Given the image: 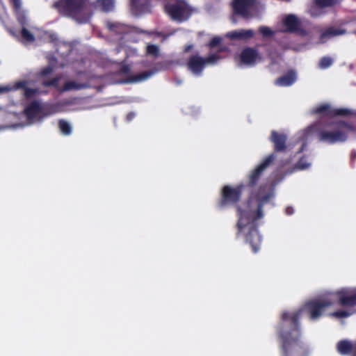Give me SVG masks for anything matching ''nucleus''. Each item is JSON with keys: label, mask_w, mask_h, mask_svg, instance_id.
I'll return each mask as SVG.
<instances>
[{"label": "nucleus", "mask_w": 356, "mask_h": 356, "mask_svg": "<svg viewBox=\"0 0 356 356\" xmlns=\"http://www.w3.org/2000/svg\"><path fill=\"white\" fill-rule=\"evenodd\" d=\"M61 111L62 109L58 106H43L38 102H33L24 111V113L31 124Z\"/></svg>", "instance_id": "20e7f679"}, {"label": "nucleus", "mask_w": 356, "mask_h": 356, "mask_svg": "<svg viewBox=\"0 0 356 356\" xmlns=\"http://www.w3.org/2000/svg\"><path fill=\"white\" fill-rule=\"evenodd\" d=\"M343 305L352 306L356 304V289H342L331 294Z\"/></svg>", "instance_id": "6e6552de"}, {"label": "nucleus", "mask_w": 356, "mask_h": 356, "mask_svg": "<svg viewBox=\"0 0 356 356\" xmlns=\"http://www.w3.org/2000/svg\"><path fill=\"white\" fill-rule=\"evenodd\" d=\"M159 51V48L156 45L150 44L147 47V53L149 55L157 56Z\"/></svg>", "instance_id": "7c9ffc66"}, {"label": "nucleus", "mask_w": 356, "mask_h": 356, "mask_svg": "<svg viewBox=\"0 0 356 356\" xmlns=\"http://www.w3.org/2000/svg\"><path fill=\"white\" fill-rule=\"evenodd\" d=\"M337 2V0H315V5L312 6L309 10V14L313 17H317L322 13L321 8L330 6Z\"/></svg>", "instance_id": "2eb2a0df"}, {"label": "nucleus", "mask_w": 356, "mask_h": 356, "mask_svg": "<svg viewBox=\"0 0 356 356\" xmlns=\"http://www.w3.org/2000/svg\"><path fill=\"white\" fill-rule=\"evenodd\" d=\"M168 14L175 20L182 22L191 15V9L186 2L181 0H168L165 5Z\"/></svg>", "instance_id": "423d86ee"}, {"label": "nucleus", "mask_w": 356, "mask_h": 356, "mask_svg": "<svg viewBox=\"0 0 356 356\" xmlns=\"http://www.w3.org/2000/svg\"><path fill=\"white\" fill-rule=\"evenodd\" d=\"M56 82H57V80L55 79L50 82H45L44 85H46V86L56 85Z\"/></svg>", "instance_id": "e433bc0d"}, {"label": "nucleus", "mask_w": 356, "mask_h": 356, "mask_svg": "<svg viewBox=\"0 0 356 356\" xmlns=\"http://www.w3.org/2000/svg\"><path fill=\"white\" fill-rule=\"evenodd\" d=\"M227 35V37L233 39L246 40L252 38L254 35V32L251 29H241L229 32Z\"/></svg>", "instance_id": "6ab92c4d"}, {"label": "nucleus", "mask_w": 356, "mask_h": 356, "mask_svg": "<svg viewBox=\"0 0 356 356\" xmlns=\"http://www.w3.org/2000/svg\"><path fill=\"white\" fill-rule=\"evenodd\" d=\"M13 4L19 22L24 26L25 24V17L22 10H21V2L19 0H13Z\"/></svg>", "instance_id": "393cba45"}, {"label": "nucleus", "mask_w": 356, "mask_h": 356, "mask_svg": "<svg viewBox=\"0 0 356 356\" xmlns=\"http://www.w3.org/2000/svg\"><path fill=\"white\" fill-rule=\"evenodd\" d=\"M337 352L342 355H346L349 354L356 355V343H352L348 340H341L337 344Z\"/></svg>", "instance_id": "4468645a"}, {"label": "nucleus", "mask_w": 356, "mask_h": 356, "mask_svg": "<svg viewBox=\"0 0 356 356\" xmlns=\"http://www.w3.org/2000/svg\"><path fill=\"white\" fill-rule=\"evenodd\" d=\"M314 113H321L323 115L332 116L337 115H347L349 111L346 109H333L328 105H321L318 106Z\"/></svg>", "instance_id": "dca6fc26"}, {"label": "nucleus", "mask_w": 356, "mask_h": 356, "mask_svg": "<svg viewBox=\"0 0 356 356\" xmlns=\"http://www.w3.org/2000/svg\"><path fill=\"white\" fill-rule=\"evenodd\" d=\"M151 75H152V73L149 72H142V73L136 75V76L130 79L128 82H131V83L140 82V81L146 80Z\"/></svg>", "instance_id": "cd10ccee"}, {"label": "nucleus", "mask_w": 356, "mask_h": 356, "mask_svg": "<svg viewBox=\"0 0 356 356\" xmlns=\"http://www.w3.org/2000/svg\"><path fill=\"white\" fill-rule=\"evenodd\" d=\"M255 2L256 0H233L232 5L236 14L248 17Z\"/></svg>", "instance_id": "1a4fd4ad"}, {"label": "nucleus", "mask_w": 356, "mask_h": 356, "mask_svg": "<svg viewBox=\"0 0 356 356\" xmlns=\"http://www.w3.org/2000/svg\"><path fill=\"white\" fill-rule=\"evenodd\" d=\"M89 0H58L54 7L63 15L73 18L78 22L88 21L91 16Z\"/></svg>", "instance_id": "7ed1b4c3"}, {"label": "nucleus", "mask_w": 356, "mask_h": 356, "mask_svg": "<svg viewBox=\"0 0 356 356\" xmlns=\"http://www.w3.org/2000/svg\"><path fill=\"white\" fill-rule=\"evenodd\" d=\"M134 117V115L133 113H129L128 115H127V119L129 120H131Z\"/></svg>", "instance_id": "ea45409f"}, {"label": "nucleus", "mask_w": 356, "mask_h": 356, "mask_svg": "<svg viewBox=\"0 0 356 356\" xmlns=\"http://www.w3.org/2000/svg\"><path fill=\"white\" fill-rule=\"evenodd\" d=\"M21 40L24 43H32L35 40V33H32L23 27L21 32Z\"/></svg>", "instance_id": "b1692460"}, {"label": "nucleus", "mask_w": 356, "mask_h": 356, "mask_svg": "<svg viewBox=\"0 0 356 356\" xmlns=\"http://www.w3.org/2000/svg\"><path fill=\"white\" fill-rule=\"evenodd\" d=\"M271 140L274 143L277 150H282L284 147L286 137L283 135H278L275 131L272 132Z\"/></svg>", "instance_id": "4be33fe9"}, {"label": "nucleus", "mask_w": 356, "mask_h": 356, "mask_svg": "<svg viewBox=\"0 0 356 356\" xmlns=\"http://www.w3.org/2000/svg\"><path fill=\"white\" fill-rule=\"evenodd\" d=\"M50 37L52 38V40H54L56 39V35H51Z\"/></svg>", "instance_id": "79ce46f5"}, {"label": "nucleus", "mask_w": 356, "mask_h": 356, "mask_svg": "<svg viewBox=\"0 0 356 356\" xmlns=\"http://www.w3.org/2000/svg\"><path fill=\"white\" fill-rule=\"evenodd\" d=\"M344 33V30L330 28L321 34L320 40L321 42H325L327 39L336 35H342Z\"/></svg>", "instance_id": "412c9836"}, {"label": "nucleus", "mask_w": 356, "mask_h": 356, "mask_svg": "<svg viewBox=\"0 0 356 356\" xmlns=\"http://www.w3.org/2000/svg\"><path fill=\"white\" fill-rule=\"evenodd\" d=\"M241 189L239 188H231L229 186H225L222 189V203L234 202L237 201L240 196Z\"/></svg>", "instance_id": "ddd939ff"}, {"label": "nucleus", "mask_w": 356, "mask_h": 356, "mask_svg": "<svg viewBox=\"0 0 356 356\" xmlns=\"http://www.w3.org/2000/svg\"><path fill=\"white\" fill-rule=\"evenodd\" d=\"M296 79V75L291 72L289 74L280 77L276 80V84L280 86H289L293 84Z\"/></svg>", "instance_id": "aec40b11"}, {"label": "nucleus", "mask_w": 356, "mask_h": 356, "mask_svg": "<svg viewBox=\"0 0 356 356\" xmlns=\"http://www.w3.org/2000/svg\"><path fill=\"white\" fill-rule=\"evenodd\" d=\"M59 128L60 131L65 135L70 134L72 131L71 125L64 120H60L59 122Z\"/></svg>", "instance_id": "c85d7f7f"}, {"label": "nucleus", "mask_w": 356, "mask_h": 356, "mask_svg": "<svg viewBox=\"0 0 356 356\" xmlns=\"http://www.w3.org/2000/svg\"><path fill=\"white\" fill-rule=\"evenodd\" d=\"M261 60L260 55L256 50L252 48L244 49L240 56V62L241 65H252Z\"/></svg>", "instance_id": "9b49d317"}, {"label": "nucleus", "mask_w": 356, "mask_h": 356, "mask_svg": "<svg viewBox=\"0 0 356 356\" xmlns=\"http://www.w3.org/2000/svg\"><path fill=\"white\" fill-rule=\"evenodd\" d=\"M353 356H356V355H353Z\"/></svg>", "instance_id": "37998d69"}, {"label": "nucleus", "mask_w": 356, "mask_h": 356, "mask_svg": "<svg viewBox=\"0 0 356 356\" xmlns=\"http://www.w3.org/2000/svg\"><path fill=\"white\" fill-rule=\"evenodd\" d=\"M222 58L216 54H211L207 58L199 56H192L188 63L189 70L195 74H200L206 65H214Z\"/></svg>", "instance_id": "0eeeda50"}, {"label": "nucleus", "mask_w": 356, "mask_h": 356, "mask_svg": "<svg viewBox=\"0 0 356 356\" xmlns=\"http://www.w3.org/2000/svg\"><path fill=\"white\" fill-rule=\"evenodd\" d=\"M299 22L298 18L293 15L285 17L282 22V27L281 31H291L296 29L298 26Z\"/></svg>", "instance_id": "a211bd4d"}, {"label": "nucleus", "mask_w": 356, "mask_h": 356, "mask_svg": "<svg viewBox=\"0 0 356 356\" xmlns=\"http://www.w3.org/2000/svg\"><path fill=\"white\" fill-rule=\"evenodd\" d=\"M221 41V38L219 37H214L210 42L209 46L211 48H214L218 46Z\"/></svg>", "instance_id": "473e14b6"}, {"label": "nucleus", "mask_w": 356, "mask_h": 356, "mask_svg": "<svg viewBox=\"0 0 356 356\" xmlns=\"http://www.w3.org/2000/svg\"><path fill=\"white\" fill-rule=\"evenodd\" d=\"M115 26V25H114V24H108V27L109 29H114Z\"/></svg>", "instance_id": "a19ab883"}, {"label": "nucleus", "mask_w": 356, "mask_h": 356, "mask_svg": "<svg viewBox=\"0 0 356 356\" xmlns=\"http://www.w3.org/2000/svg\"><path fill=\"white\" fill-rule=\"evenodd\" d=\"M28 82L26 81H19L14 84L8 85L5 86H0V93L23 88L24 90V95L26 97H31L37 92L36 90L29 89L27 88Z\"/></svg>", "instance_id": "f8f14e48"}, {"label": "nucleus", "mask_w": 356, "mask_h": 356, "mask_svg": "<svg viewBox=\"0 0 356 356\" xmlns=\"http://www.w3.org/2000/svg\"><path fill=\"white\" fill-rule=\"evenodd\" d=\"M332 302L327 298H318L305 302L303 309L306 312H319L331 305Z\"/></svg>", "instance_id": "9d476101"}, {"label": "nucleus", "mask_w": 356, "mask_h": 356, "mask_svg": "<svg viewBox=\"0 0 356 356\" xmlns=\"http://www.w3.org/2000/svg\"><path fill=\"white\" fill-rule=\"evenodd\" d=\"M310 314V318L312 320H314L321 316H322L324 313H309Z\"/></svg>", "instance_id": "c9c22d12"}, {"label": "nucleus", "mask_w": 356, "mask_h": 356, "mask_svg": "<svg viewBox=\"0 0 356 356\" xmlns=\"http://www.w3.org/2000/svg\"><path fill=\"white\" fill-rule=\"evenodd\" d=\"M301 313H282L277 338L282 356H307L308 345L302 340L300 326Z\"/></svg>", "instance_id": "f03ea898"}, {"label": "nucleus", "mask_w": 356, "mask_h": 356, "mask_svg": "<svg viewBox=\"0 0 356 356\" xmlns=\"http://www.w3.org/2000/svg\"><path fill=\"white\" fill-rule=\"evenodd\" d=\"M84 86L82 84H79L74 81H68L65 83L64 87L63 88V91H68L72 90H79L83 88Z\"/></svg>", "instance_id": "bb28decb"}, {"label": "nucleus", "mask_w": 356, "mask_h": 356, "mask_svg": "<svg viewBox=\"0 0 356 356\" xmlns=\"http://www.w3.org/2000/svg\"><path fill=\"white\" fill-rule=\"evenodd\" d=\"M259 31L264 36H268L272 33V31L268 27H261Z\"/></svg>", "instance_id": "72a5a7b5"}, {"label": "nucleus", "mask_w": 356, "mask_h": 356, "mask_svg": "<svg viewBox=\"0 0 356 356\" xmlns=\"http://www.w3.org/2000/svg\"><path fill=\"white\" fill-rule=\"evenodd\" d=\"M114 3V0H97L95 6L103 11H109L113 8Z\"/></svg>", "instance_id": "5701e85b"}, {"label": "nucleus", "mask_w": 356, "mask_h": 356, "mask_svg": "<svg viewBox=\"0 0 356 356\" xmlns=\"http://www.w3.org/2000/svg\"><path fill=\"white\" fill-rule=\"evenodd\" d=\"M332 63V60L329 57L323 58L319 63L320 67L324 69L330 67Z\"/></svg>", "instance_id": "c756f323"}, {"label": "nucleus", "mask_w": 356, "mask_h": 356, "mask_svg": "<svg viewBox=\"0 0 356 356\" xmlns=\"http://www.w3.org/2000/svg\"><path fill=\"white\" fill-rule=\"evenodd\" d=\"M334 131H322L319 134L320 140L334 143L344 141L349 133L353 131V127L345 123H337L334 125Z\"/></svg>", "instance_id": "39448f33"}, {"label": "nucleus", "mask_w": 356, "mask_h": 356, "mask_svg": "<svg viewBox=\"0 0 356 356\" xmlns=\"http://www.w3.org/2000/svg\"><path fill=\"white\" fill-rule=\"evenodd\" d=\"M51 70H52V69H51V67H47V69H45V70H44L43 73H44V74H48V73L51 72Z\"/></svg>", "instance_id": "58836bf2"}, {"label": "nucleus", "mask_w": 356, "mask_h": 356, "mask_svg": "<svg viewBox=\"0 0 356 356\" xmlns=\"http://www.w3.org/2000/svg\"><path fill=\"white\" fill-rule=\"evenodd\" d=\"M146 3V0H131V7L135 14H138L143 11V6Z\"/></svg>", "instance_id": "a878e982"}, {"label": "nucleus", "mask_w": 356, "mask_h": 356, "mask_svg": "<svg viewBox=\"0 0 356 356\" xmlns=\"http://www.w3.org/2000/svg\"><path fill=\"white\" fill-rule=\"evenodd\" d=\"M310 165V163L308 162H306L303 160H301L299 161L298 164V168L301 170H304L307 168Z\"/></svg>", "instance_id": "f704fd0d"}, {"label": "nucleus", "mask_w": 356, "mask_h": 356, "mask_svg": "<svg viewBox=\"0 0 356 356\" xmlns=\"http://www.w3.org/2000/svg\"><path fill=\"white\" fill-rule=\"evenodd\" d=\"M273 195L272 192L266 193L263 189L258 195L241 204L238 209V234L245 237L250 244L253 252H257L261 243V236L255 229V221L263 217L261 205L268 202Z\"/></svg>", "instance_id": "f257e3e1"}, {"label": "nucleus", "mask_w": 356, "mask_h": 356, "mask_svg": "<svg viewBox=\"0 0 356 356\" xmlns=\"http://www.w3.org/2000/svg\"><path fill=\"white\" fill-rule=\"evenodd\" d=\"M293 208H291V207H288L286 209V212L287 214H291L293 213Z\"/></svg>", "instance_id": "4c0bfd02"}, {"label": "nucleus", "mask_w": 356, "mask_h": 356, "mask_svg": "<svg viewBox=\"0 0 356 356\" xmlns=\"http://www.w3.org/2000/svg\"><path fill=\"white\" fill-rule=\"evenodd\" d=\"M274 156L270 155L268 156L263 163H261L250 175V181L251 184H254L261 173L270 165V163L273 161Z\"/></svg>", "instance_id": "f3484780"}, {"label": "nucleus", "mask_w": 356, "mask_h": 356, "mask_svg": "<svg viewBox=\"0 0 356 356\" xmlns=\"http://www.w3.org/2000/svg\"><path fill=\"white\" fill-rule=\"evenodd\" d=\"M353 313H330V316L336 318H345L350 316Z\"/></svg>", "instance_id": "2f4dec72"}]
</instances>
